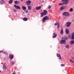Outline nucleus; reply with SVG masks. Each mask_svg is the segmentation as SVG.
<instances>
[{"label": "nucleus", "instance_id": "1", "mask_svg": "<svg viewBox=\"0 0 74 74\" xmlns=\"http://www.w3.org/2000/svg\"><path fill=\"white\" fill-rule=\"evenodd\" d=\"M40 14H41L40 16L42 17L44 15H46L47 14V11L45 10H44L43 12L40 13Z\"/></svg>", "mask_w": 74, "mask_h": 74}, {"label": "nucleus", "instance_id": "2", "mask_svg": "<svg viewBox=\"0 0 74 74\" xmlns=\"http://www.w3.org/2000/svg\"><path fill=\"white\" fill-rule=\"evenodd\" d=\"M62 14L63 15L65 16H70V14L67 12H63Z\"/></svg>", "mask_w": 74, "mask_h": 74}, {"label": "nucleus", "instance_id": "3", "mask_svg": "<svg viewBox=\"0 0 74 74\" xmlns=\"http://www.w3.org/2000/svg\"><path fill=\"white\" fill-rule=\"evenodd\" d=\"M47 20H49V17H48L47 16H46L43 18L42 22L43 23H44V22H45V21H47Z\"/></svg>", "mask_w": 74, "mask_h": 74}, {"label": "nucleus", "instance_id": "4", "mask_svg": "<svg viewBox=\"0 0 74 74\" xmlns=\"http://www.w3.org/2000/svg\"><path fill=\"white\" fill-rule=\"evenodd\" d=\"M66 43V40H62L60 41V44H65Z\"/></svg>", "mask_w": 74, "mask_h": 74}, {"label": "nucleus", "instance_id": "5", "mask_svg": "<svg viewBox=\"0 0 74 74\" xmlns=\"http://www.w3.org/2000/svg\"><path fill=\"white\" fill-rule=\"evenodd\" d=\"M41 8V6H38L36 7V8L35 9L37 11H38V10H40Z\"/></svg>", "mask_w": 74, "mask_h": 74}, {"label": "nucleus", "instance_id": "6", "mask_svg": "<svg viewBox=\"0 0 74 74\" xmlns=\"http://www.w3.org/2000/svg\"><path fill=\"white\" fill-rule=\"evenodd\" d=\"M66 24L67 27H70V25L71 24V23L70 22H67L66 23Z\"/></svg>", "mask_w": 74, "mask_h": 74}, {"label": "nucleus", "instance_id": "7", "mask_svg": "<svg viewBox=\"0 0 74 74\" xmlns=\"http://www.w3.org/2000/svg\"><path fill=\"white\" fill-rule=\"evenodd\" d=\"M14 6L15 7L16 9H19V10H21V8H20L19 6H16V5H14Z\"/></svg>", "mask_w": 74, "mask_h": 74}, {"label": "nucleus", "instance_id": "8", "mask_svg": "<svg viewBox=\"0 0 74 74\" xmlns=\"http://www.w3.org/2000/svg\"><path fill=\"white\" fill-rule=\"evenodd\" d=\"M63 2L64 4H67L69 3V0H64Z\"/></svg>", "mask_w": 74, "mask_h": 74}, {"label": "nucleus", "instance_id": "9", "mask_svg": "<svg viewBox=\"0 0 74 74\" xmlns=\"http://www.w3.org/2000/svg\"><path fill=\"white\" fill-rule=\"evenodd\" d=\"M32 3V1L30 0L26 2V3L27 5H29Z\"/></svg>", "mask_w": 74, "mask_h": 74}, {"label": "nucleus", "instance_id": "10", "mask_svg": "<svg viewBox=\"0 0 74 74\" xmlns=\"http://www.w3.org/2000/svg\"><path fill=\"white\" fill-rule=\"evenodd\" d=\"M57 56L58 58H60V59L61 60L62 59V57H61V56H60V54L59 53H57Z\"/></svg>", "mask_w": 74, "mask_h": 74}, {"label": "nucleus", "instance_id": "11", "mask_svg": "<svg viewBox=\"0 0 74 74\" xmlns=\"http://www.w3.org/2000/svg\"><path fill=\"white\" fill-rule=\"evenodd\" d=\"M7 69L6 63H5L3 65V69Z\"/></svg>", "mask_w": 74, "mask_h": 74}, {"label": "nucleus", "instance_id": "12", "mask_svg": "<svg viewBox=\"0 0 74 74\" xmlns=\"http://www.w3.org/2000/svg\"><path fill=\"white\" fill-rule=\"evenodd\" d=\"M9 57L11 59H12L14 58V55L12 54H10L9 55Z\"/></svg>", "mask_w": 74, "mask_h": 74}, {"label": "nucleus", "instance_id": "13", "mask_svg": "<svg viewBox=\"0 0 74 74\" xmlns=\"http://www.w3.org/2000/svg\"><path fill=\"white\" fill-rule=\"evenodd\" d=\"M72 34L71 36L72 40H74V32H73L72 33Z\"/></svg>", "mask_w": 74, "mask_h": 74}, {"label": "nucleus", "instance_id": "14", "mask_svg": "<svg viewBox=\"0 0 74 74\" xmlns=\"http://www.w3.org/2000/svg\"><path fill=\"white\" fill-rule=\"evenodd\" d=\"M53 38H55L57 36V35L55 33H53Z\"/></svg>", "mask_w": 74, "mask_h": 74}, {"label": "nucleus", "instance_id": "15", "mask_svg": "<svg viewBox=\"0 0 74 74\" xmlns=\"http://www.w3.org/2000/svg\"><path fill=\"white\" fill-rule=\"evenodd\" d=\"M65 32L66 34H69V30L68 29H66L65 30Z\"/></svg>", "mask_w": 74, "mask_h": 74}, {"label": "nucleus", "instance_id": "16", "mask_svg": "<svg viewBox=\"0 0 74 74\" xmlns=\"http://www.w3.org/2000/svg\"><path fill=\"white\" fill-rule=\"evenodd\" d=\"M70 44L71 45L74 44V40H71L70 41Z\"/></svg>", "mask_w": 74, "mask_h": 74}, {"label": "nucleus", "instance_id": "17", "mask_svg": "<svg viewBox=\"0 0 74 74\" xmlns=\"http://www.w3.org/2000/svg\"><path fill=\"white\" fill-rule=\"evenodd\" d=\"M22 8L23 10H26V7L23 6H22Z\"/></svg>", "mask_w": 74, "mask_h": 74}, {"label": "nucleus", "instance_id": "18", "mask_svg": "<svg viewBox=\"0 0 74 74\" xmlns=\"http://www.w3.org/2000/svg\"><path fill=\"white\" fill-rule=\"evenodd\" d=\"M64 9H65V8L63 6H61L60 8V10H61V11H62V10H64Z\"/></svg>", "mask_w": 74, "mask_h": 74}, {"label": "nucleus", "instance_id": "19", "mask_svg": "<svg viewBox=\"0 0 74 74\" xmlns=\"http://www.w3.org/2000/svg\"><path fill=\"white\" fill-rule=\"evenodd\" d=\"M61 34H63V29H61L60 31Z\"/></svg>", "mask_w": 74, "mask_h": 74}, {"label": "nucleus", "instance_id": "20", "mask_svg": "<svg viewBox=\"0 0 74 74\" xmlns=\"http://www.w3.org/2000/svg\"><path fill=\"white\" fill-rule=\"evenodd\" d=\"M23 20L24 21H27V18L26 17H25L23 18Z\"/></svg>", "mask_w": 74, "mask_h": 74}, {"label": "nucleus", "instance_id": "21", "mask_svg": "<svg viewBox=\"0 0 74 74\" xmlns=\"http://www.w3.org/2000/svg\"><path fill=\"white\" fill-rule=\"evenodd\" d=\"M27 8H28V10H30L32 9V7L30 6H28Z\"/></svg>", "mask_w": 74, "mask_h": 74}, {"label": "nucleus", "instance_id": "22", "mask_svg": "<svg viewBox=\"0 0 74 74\" xmlns=\"http://www.w3.org/2000/svg\"><path fill=\"white\" fill-rule=\"evenodd\" d=\"M65 48H67V49H69V45H66L65 46Z\"/></svg>", "mask_w": 74, "mask_h": 74}, {"label": "nucleus", "instance_id": "23", "mask_svg": "<svg viewBox=\"0 0 74 74\" xmlns=\"http://www.w3.org/2000/svg\"><path fill=\"white\" fill-rule=\"evenodd\" d=\"M64 4L63 3H58L59 5H64Z\"/></svg>", "mask_w": 74, "mask_h": 74}, {"label": "nucleus", "instance_id": "24", "mask_svg": "<svg viewBox=\"0 0 74 74\" xmlns=\"http://www.w3.org/2000/svg\"><path fill=\"white\" fill-rule=\"evenodd\" d=\"M9 4H12V1L10 0L9 1Z\"/></svg>", "mask_w": 74, "mask_h": 74}, {"label": "nucleus", "instance_id": "25", "mask_svg": "<svg viewBox=\"0 0 74 74\" xmlns=\"http://www.w3.org/2000/svg\"><path fill=\"white\" fill-rule=\"evenodd\" d=\"M73 8H71L69 10V12H73Z\"/></svg>", "mask_w": 74, "mask_h": 74}, {"label": "nucleus", "instance_id": "26", "mask_svg": "<svg viewBox=\"0 0 74 74\" xmlns=\"http://www.w3.org/2000/svg\"><path fill=\"white\" fill-rule=\"evenodd\" d=\"M19 3V2L17 1H15L14 2V3L16 4H18V3Z\"/></svg>", "mask_w": 74, "mask_h": 74}, {"label": "nucleus", "instance_id": "27", "mask_svg": "<svg viewBox=\"0 0 74 74\" xmlns=\"http://www.w3.org/2000/svg\"><path fill=\"white\" fill-rule=\"evenodd\" d=\"M62 39H64V40H67L68 38L67 37H63L62 38Z\"/></svg>", "mask_w": 74, "mask_h": 74}, {"label": "nucleus", "instance_id": "28", "mask_svg": "<svg viewBox=\"0 0 74 74\" xmlns=\"http://www.w3.org/2000/svg\"><path fill=\"white\" fill-rule=\"evenodd\" d=\"M70 62H72V63H74V61H73L71 59L70 60Z\"/></svg>", "mask_w": 74, "mask_h": 74}, {"label": "nucleus", "instance_id": "29", "mask_svg": "<svg viewBox=\"0 0 74 74\" xmlns=\"http://www.w3.org/2000/svg\"><path fill=\"white\" fill-rule=\"evenodd\" d=\"M59 23H56L55 24H54V25L55 26H56L57 25H58V24Z\"/></svg>", "mask_w": 74, "mask_h": 74}, {"label": "nucleus", "instance_id": "30", "mask_svg": "<svg viewBox=\"0 0 74 74\" xmlns=\"http://www.w3.org/2000/svg\"><path fill=\"white\" fill-rule=\"evenodd\" d=\"M3 54H5V55H7V53L6 51H5L3 52Z\"/></svg>", "mask_w": 74, "mask_h": 74}, {"label": "nucleus", "instance_id": "31", "mask_svg": "<svg viewBox=\"0 0 74 74\" xmlns=\"http://www.w3.org/2000/svg\"><path fill=\"white\" fill-rule=\"evenodd\" d=\"M51 8V5H49L48 7V8H49V9H50Z\"/></svg>", "mask_w": 74, "mask_h": 74}, {"label": "nucleus", "instance_id": "32", "mask_svg": "<svg viewBox=\"0 0 74 74\" xmlns=\"http://www.w3.org/2000/svg\"><path fill=\"white\" fill-rule=\"evenodd\" d=\"M1 1L3 4H4V0H1Z\"/></svg>", "mask_w": 74, "mask_h": 74}, {"label": "nucleus", "instance_id": "33", "mask_svg": "<svg viewBox=\"0 0 74 74\" xmlns=\"http://www.w3.org/2000/svg\"><path fill=\"white\" fill-rule=\"evenodd\" d=\"M58 25V27H57V28H59V23H58V24L57 25Z\"/></svg>", "mask_w": 74, "mask_h": 74}, {"label": "nucleus", "instance_id": "34", "mask_svg": "<svg viewBox=\"0 0 74 74\" xmlns=\"http://www.w3.org/2000/svg\"><path fill=\"white\" fill-rule=\"evenodd\" d=\"M25 12L26 13H27L28 12V10H26L25 11Z\"/></svg>", "mask_w": 74, "mask_h": 74}, {"label": "nucleus", "instance_id": "35", "mask_svg": "<svg viewBox=\"0 0 74 74\" xmlns=\"http://www.w3.org/2000/svg\"><path fill=\"white\" fill-rule=\"evenodd\" d=\"M14 12H16V10L15 9H14Z\"/></svg>", "mask_w": 74, "mask_h": 74}, {"label": "nucleus", "instance_id": "36", "mask_svg": "<svg viewBox=\"0 0 74 74\" xmlns=\"http://www.w3.org/2000/svg\"><path fill=\"white\" fill-rule=\"evenodd\" d=\"M61 66H65V65L64 64H61Z\"/></svg>", "mask_w": 74, "mask_h": 74}, {"label": "nucleus", "instance_id": "37", "mask_svg": "<svg viewBox=\"0 0 74 74\" xmlns=\"http://www.w3.org/2000/svg\"><path fill=\"white\" fill-rule=\"evenodd\" d=\"M12 64H14V62H12Z\"/></svg>", "mask_w": 74, "mask_h": 74}, {"label": "nucleus", "instance_id": "38", "mask_svg": "<svg viewBox=\"0 0 74 74\" xmlns=\"http://www.w3.org/2000/svg\"><path fill=\"white\" fill-rule=\"evenodd\" d=\"M1 52H2V53H3V51H0V53H1Z\"/></svg>", "mask_w": 74, "mask_h": 74}, {"label": "nucleus", "instance_id": "39", "mask_svg": "<svg viewBox=\"0 0 74 74\" xmlns=\"http://www.w3.org/2000/svg\"><path fill=\"white\" fill-rule=\"evenodd\" d=\"M0 3H1V4H2V5H3V3L1 2H0Z\"/></svg>", "mask_w": 74, "mask_h": 74}, {"label": "nucleus", "instance_id": "40", "mask_svg": "<svg viewBox=\"0 0 74 74\" xmlns=\"http://www.w3.org/2000/svg\"><path fill=\"white\" fill-rule=\"evenodd\" d=\"M12 74H16V73H13Z\"/></svg>", "mask_w": 74, "mask_h": 74}, {"label": "nucleus", "instance_id": "41", "mask_svg": "<svg viewBox=\"0 0 74 74\" xmlns=\"http://www.w3.org/2000/svg\"><path fill=\"white\" fill-rule=\"evenodd\" d=\"M62 1L63 2V1H64V0H62Z\"/></svg>", "mask_w": 74, "mask_h": 74}, {"label": "nucleus", "instance_id": "42", "mask_svg": "<svg viewBox=\"0 0 74 74\" xmlns=\"http://www.w3.org/2000/svg\"><path fill=\"white\" fill-rule=\"evenodd\" d=\"M15 73V71H14V72L13 73Z\"/></svg>", "mask_w": 74, "mask_h": 74}, {"label": "nucleus", "instance_id": "43", "mask_svg": "<svg viewBox=\"0 0 74 74\" xmlns=\"http://www.w3.org/2000/svg\"><path fill=\"white\" fill-rule=\"evenodd\" d=\"M21 1H23V0H21Z\"/></svg>", "mask_w": 74, "mask_h": 74}, {"label": "nucleus", "instance_id": "44", "mask_svg": "<svg viewBox=\"0 0 74 74\" xmlns=\"http://www.w3.org/2000/svg\"><path fill=\"white\" fill-rule=\"evenodd\" d=\"M73 59H74V58H73Z\"/></svg>", "mask_w": 74, "mask_h": 74}, {"label": "nucleus", "instance_id": "45", "mask_svg": "<svg viewBox=\"0 0 74 74\" xmlns=\"http://www.w3.org/2000/svg\"><path fill=\"white\" fill-rule=\"evenodd\" d=\"M1 71H0V73H1Z\"/></svg>", "mask_w": 74, "mask_h": 74}, {"label": "nucleus", "instance_id": "46", "mask_svg": "<svg viewBox=\"0 0 74 74\" xmlns=\"http://www.w3.org/2000/svg\"><path fill=\"white\" fill-rule=\"evenodd\" d=\"M34 10V9H33V10Z\"/></svg>", "mask_w": 74, "mask_h": 74}]
</instances>
